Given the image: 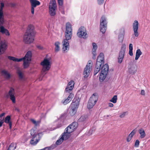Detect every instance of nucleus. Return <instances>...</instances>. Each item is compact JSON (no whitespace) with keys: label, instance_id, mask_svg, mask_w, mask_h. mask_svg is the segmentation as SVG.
<instances>
[{"label":"nucleus","instance_id":"obj_1","mask_svg":"<svg viewBox=\"0 0 150 150\" xmlns=\"http://www.w3.org/2000/svg\"><path fill=\"white\" fill-rule=\"evenodd\" d=\"M65 39L62 42L63 44V50L64 52L69 49V40H70L72 35V29L71 24L69 22L66 23V30L64 33Z\"/></svg>","mask_w":150,"mask_h":150},{"label":"nucleus","instance_id":"obj_2","mask_svg":"<svg viewBox=\"0 0 150 150\" xmlns=\"http://www.w3.org/2000/svg\"><path fill=\"white\" fill-rule=\"evenodd\" d=\"M32 56V52L30 51H28L26 53L25 56L23 58L18 59L15 57L8 56V59L13 61L14 62H20L23 60V66L24 68H26L29 66V64L31 61Z\"/></svg>","mask_w":150,"mask_h":150},{"label":"nucleus","instance_id":"obj_3","mask_svg":"<svg viewBox=\"0 0 150 150\" xmlns=\"http://www.w3.org/2000/svg\"><path fill=\"white\" fill-rule=\"evenodd\" d=\"M35 30L34 26L29 25L23 37V41L26 44L32 43L34 39Z\"/></svg>","mask_w":150,"mask_h":150},{"label":"nucleus","instance_id":"obj_4","mask_svg":"<svg viewBox=\"0 0 150 150\" xmlns=\"http://www.w3.org/2000/svg\"><path fill=\"white\" fill-rule=\"evenodd\" d=\"M30 132L31 138L30 141V143L32 145L35 146L40 140V137L39 134L36 133V130L33 129L30 130Z\"/></svg>","mask_w":150,"mask_h":150},{"label":"nucleus","instance_id":"obj_5","mask_svg":"<svg viewBox=\"0 0 150 150\" xmlns=\"http://www.w3.org/2000/svg\"><path fill=\"white\" fill-rule=\"evenodd\" d=\"M79 104V100L74 99L71 104V108L70 109L69 114L71 116H74L76 113L77 109Z\"/></svg>","mask_w":150,"mask_h":150},{"label":"nucleus","instance_id":"obj_6","mask_svg":"<svg viewBox=\"0 0 150 150\" xmlns=\"http://www.w3.org/2000/svg\"><path fill=\"white\" fill-rule=\"evenodd\" d=\"M40 65L42 67V71L44 72L48 71L51 67V63L50 60L46 57L40 63Z\"/></svg>","mask_w":150,"mask_h":150},{"label":"nucleus","instance_id":"obj_7","mask_svg":"<svg viewBox=\"0 0 150 150\" xmlns=\"http://www.w3.org/2000/svg\"><path fill=\"white\" fill-rule=\"evenodd\" d=\"M52 2L50 3L49 6V13L51 16H53L56 15V4L55 0H52Z\"/></svg>","mask_w":150,"mask_h":150},{"label":"nucleus","instance_id":"obj_8","mask_svg":"<svg viewBox=\"0 0 150 150\" xmlns=\"http://www.w3.org/2000/svg\"><path fill=\"white\" fill-rule=\"evenodd\" d=\"M125 44H122L121 50L120 51L118 58V62L120 64L122 63L124 57L125 51Z\"/></svg>","mask_w":150,"mask_h":150},{"label":"nucleus","instance_id":"obj_9","mask_svg":"<svg viewBox=\"0 0 150 150\" xmlns=\"http://www.w3.org/2000/svg\"><path fill=\"white\" fill-rule=\"evenodd\" d=\"M107 25V22L106 18L104 16H102L100 24V30L103 33H104L106 31Z\"/></svg>","mask_w":150,"mask_h":150},{"label":"nucleus","instance_id":"obj_10","mask_svg":"<svg viewBox=\"0 0 150 150\" xmlns=\"http://www.w3.org/2000/svg\"><path fill=\"white\" fill-rule=\"evenodd\" d=\"M92 66V62L91 60L88 61V64L85 68L83 72L84 77L85 78H87L90 73V71Z\"/></svg>","mask_w":150,"mask_h":150},{"label":"nucleus","instance_id":"obj_11","mask_svg":"<svg viewBox=\"0 0 150 150\" xmlns=\"http://www.w3.org/2000/svg\"><path fill=\"white\" fill-rule=\"evenodd\" d=\"M77 35L80 38H86L87 36L86 28L84 27L80 28L78 30Z\"/></svg>","mask_w":150,"mask_h":150},{"label":"nucleus","instance_id":"obj_12","mask_svg":"<svg viewBox=\"0 0 150 150\" xmlns=\"http://www.w3.org/2000/svg\"><path fill=\"white\" fill-rule=\"evenodd\" d=\"M78 124L77 122H74L68 126L65 129V131H67L71 133L74 132L77 128Z\"/></svg>","mask_w":150,"mask_h":150},{"label":"nucleus","instance_id":"obj_13","mask_svg":"<svg viewBox=\"0 0 150 150\" xmlns=\"http://www.w3.org/2000/svg\"><path fill=\"white\" fill-rule=\"evenodd\" d=\"M74 81L71 80L70 81L65 88V92L66 93H72L71 92L74 88Z\"/></svg>","mask_w":150,"mask_h":150},{"label":"nucleus","instance_id":"obj_14","mask_svg":"<svg viewBox=\"0 0 150 150\" xmlns=\"http://www.w3.org/2000/svg\"><path fill=\"white\" fill-rule=\"evenodd\" d=\"M139 23L137 20H135L133 24V29L134 31V34L136 37H137L139 35L138 32L139 28Z\"/></svg>","mask_w":150,"mask_h":150},{"label":"nucleus","instance_id":"obj_15","mask_svg":"<svg viewBox=\"0 0 150 150\" xmlns=\"http://www.w3.org/2000/svg\"><path fill=\"white\" fill-rule=\"evenodd\" d=\"M104 63V55L103 53H101L97 57L96 64L99 65H103Z\"/></svg>","mask_w":150,"mask_h":150},{"label":"nucleus","instance_id":"obj_16","mask_svg":"<svg viewBox=\"0 0 150 150\" xmlns=\"http://www.w3.org/2000/svg\"><path fill=\"white\" fill-rule=\"evenodd\" d=\"M137 66L135 64H132L129 67L128 70L130 74H134L137 71Z\"/></svg>","mask_w":150,"mask_h":150},{"label":"nucleus","instance_id":"obj_17","mask_svg":"<svg viewBox=\"0 0 150 150\" xmlns=\"http://www.w3.org/2000/svg\"><path fill=\"white\" fill-rule=\"evenodd\" d=\"M15 90L12 88H11L8 92V94L10 96V99L13 103L16 102V99L14 96Z\"/></svg>","mask_w":150,"mask_h":150},{"label":"nucleus","instance_id":"obj_18","mask_svg":"<svg viewBox=\"0 0 150 150\" xmlns=\"http://www.w3.org/2000/svg\"><path fill=\"white\" fill-rule=\"evenodd\" d=\"M70 94L67 98L64 100H62L61 103L64 105H66L69 103L72 100L74 96L73 93H69Z\"/></svg>","mask_w":150,"mask_h":150},{"label":"nucleus","instance_id":"obj_19","mask_svg":"<svg viewBox=\"0 0 150 150\" xmlns=\"http://www.w3.org/2000/svg\"><path fill=\"white\" fill-rule=\"evenodd\" d=\"M7 44L4 42H0V53L1 54H3L6 51L7 48Z\"/></svg>","mask_w":150,"mask_h":150},{"label":"nucleus","instance_id":"obj_20","mask_svg":"<svg viewBox=\"0 0 150 150\" xmlns=\"http://www.w3.org/2000/svg\"><path fill=\"white\" fill-rule=\"evenodd\" d=\"M98 99V97L96 95V94L94 93L92 96L90 97L89 99V104L90 103V102L93 103V105H94L97 102Z\"/></svg>","mask_w":150,"mask_h":150},{"label":"nucleus","instance_id":"obj_21","mask_svg":"<svg viewBox=\"0 0 150 150\" xmlns=\"http://www.w3.org/2000/svg\"><path fill=\"white\" fill-rule=\"evenodd\" d=\"M0 24V32L2 34H5L6 35L9 36L10 35L9 33L8 30L5 28L4 27Z\"/></svg>","mask_w":150,"mask_h":150},{"label":"nucleus","instance_id":"obj_22","mask_svg":"<svg viewBox=\"0 0 150 150\" xmlns=\"http://www.w3.org/2000/svg\"><path fill=\"white\" fill-rule=\"evenodd\" d=\"M101 72L107 74L109 70V66L108 64H106L102 66Z\"/></svg>","mask_w":150,"mask_h":150},{"label":"nucleus","instance_id":"obj_23","mask_svg":"<svg viewBox=\"0 0 150 150\" xmlns=\"http://www.w3.org/2000/svg\"><path fill=\"white\" fill-rule=\"evenodd\" d=\"M71 135V133L69 132H69L65 131V129L64 132L62 134L61 137L63 138V139L65 140L69 138Z\"/></svg>","mask_w":150,"mask_h":150},{"label":"nucleus","instance_id":"obj_24","mask_svg":"<svg viewBox=\"0 0 150 150\" xmlns=\"http://www.w3.org/2000/svg\"><path fill=\"white\" fill-rule=\"evenodd\" d=\"M3 10V8L0 7V24L2 25L4 24V22Z\"/></svg>","mask_w":150,"mask_h":150},{"label":"nucleus","instance_id":"obj_25","mask_svg":"<svg viewBox=\"0 0 150 150\" xmlns=\"http://www.w3.org/2000/svg\"><path fill=\"white\" fill-rule=\"evenodd\" d=\"M11 117L10 115H8L6 117L4 120V122L8 124L9 125V128L11 129L12 128V123L11 121Z\"/></svg>","mask_w":150,"mask_h":150},{"label":"nucleus","instance_id":"obj_26","mask_svg":"<svg viewBox=\"0 0 150 150\" xmlns=\"http://www.w3.org/2000/svg\"><path fill=\"white\" fill-rule=\"evenodd\" d=\"M1 74L3 75L5 78L6 79H9L11 77V75L7 71L3 70L1 71Z\"/></svg>","mask_w":150,"mask_h":150},{"label":"nucleus","instance_id":"obj_27","mask_svg":"<svg viewBox=\"0 0 150 150\" xmlns=\"http://www.w3.org/2000/svg\"><path fill=\"white\" fill-rule=\"evenodd\" d=\"M31 6L35 7L40 4V2L37 0H30Z\"/></svg>","mask_w":150,"mask_h":150},{"label":"nucleus","instance_id":"obj_28","mask_svg":"<svg viewBox=\"0 0 150 150\" xmlns=\"http://www.w3.org/2000/svg\"><path fill=\"white\" fill-rule=\"evenodd\" d=\"M102 66L96 64L93 72V74L94 75H95L99 72L101 69V67Z\"/></svg>","mask_w":150,"mask_h":150},{"label":"nucleus","instance_id":"obj_29","mask_svg":"<svg viewBox=\"0 0 150 150\" xmlns=\"http://www.w3.org/2000/svg\"><path fill=\"white\" fill-rule=\"evenodd\" d=\"M142 54V53L141 50L139 49H137L136 51V53L135 60H137Z\"/></svg>","mask_w":150,"mask_h":150},{"label":"nucleus","instance_id":"obj_30","mask_svg":"<svg viewBox=\"0 0 150 150\" xmlns=\"http://www.w3.org/2000/svg\"><path fill=\"white\" fill-rule=\"evenodd\" d=\"M16 147V144L13 142L10 145L7 150H15Z\"/></svg>","mask_w":150,"mask_h":150},{"label":"nucleus","instance_id":"obj_31","mask_svg":"<svg viewBox=\"0 0 150 150\" xmlns=\"http://www.w3.org/2000/svg\"><path fill=\"white\" fill-rule=\"evenodd\" d=\"M139 132L140 134V137L141 139L144 138L146 136V134L144 130L143 129H139Z\"/></svg>","mask_w":150,"mask_h":150},{"label":"nucleus","instance_id":"obj_32","mask_svg":"<svg viewBox=\"0 0 150 150\" xmlns=\"http://www.w3.org/2000/svg\"><path fill=\"white\" fill-rule=\"evenodd\" d=\"M88 117L87 115H83L81 116L78 119L79 122H82L86 121L88 119Z\"/></svg>","mask_w":150,"mask_h":150},{"label":"nucleus","instance_id":"obj_33","mask_svg":"<svg viewBox=\"0 0 150 150\" xmlns=\"http://www.w3.org/2000/svg\"><path fill=\"white\" fill-rule=\"evenodd\" d=\"M107 75L101 72L99 76L100 81V82L103 81L106 77Z\"/></svg>","mask_w":150,"mask_h":150},{"label":"nucleus","instance_id":"obj_34","mask_svg":"<svg viewBox=\"0 0 150 150\" xmlns=\"http://www.w3.org/2000/svg\"><path fill=\"white\" fill-rule=\"evenodd\" d=\"M60 43L58 41L54 43V45L55 46L54 50L55 52H57L59 51L60 50Z\"/></svg>","mask_w":150,"mask_h":150},{"label":"nucleus","instance_id":"obj_35","mask_svg":"<svg viewBox=\"0 0 150 150\" xmlns=\"http://www.w3.org/2000/svg\"><path fill=\"white\" fill-rule=\"evenodd\" d=\"M92 45L93 46L92 53L94 55H95V53L96 50L97 48V46L96 44L94 42L93 43Z\"/></svg>","mask_w":150,"mask_h":150},{"label":"nucleus","instance_id":"obj_36","mask_svg":"<svg viewBox=\"0 0 150 150\" xmlns=\"http://www.w3.org/2000/svg\"><path fill=\"white\" fill-rule=\"evenodd\" d=\"M117 95L114 96L113 98L110 100V101L115 103L117 102Z\"/></svg>","mask_w":150,"mask_h":150},{"label":"nucleus","instance_id":"obj_37","mask_svg":"<svg viewBox=\"0 0 150 150\" xmlns=\"http://www.w3.org/2000/svg\"><path fill=\"white\" fill-rule=\"evenodd\" d=\"M17 74L18 75L20 79H22L23 77V74L20 70L17 71Z\"/></svg>","mask_w":150,"mask_h":150},{"label":"nucleus","instance_id":"obj_38","mask_svg":"<svg viewBox=\"0 0 150 150\" xmlns=\"http://www.w3.org/2000/svg\"><path fill=\"white\" fill-rule=\"evenodd\" d=\"M124 38V35H123L120 34L118 36L119 41L120 42H122Z\"/></svg>","mask_w":150,"mask_h":150},{"label":"nucleus","instance_id":"obj_39","mask_svg":"<svg viewBox=\"0 0 150 150\" xmlns=\"http://www.w3.org/2000/svg\"><path fill=\"white\" fill-rule=\"evenodd\" d=\"M64 139L62 137L58 140L56 142V144L57 145H59L61 144L63 142Z\"/></svg>","mask_w":150,"mask_h":150},{"label":"nucleus","instance_id":"obj_40","mask_svg":"<svg viewBox=\"0 0 150 150\" xmlns=\"http://www.w3.org/2000/svg\"><path fill=\"white\" fill-rule=\"evenodd\" d=\"M136 131L137 130L136 129H134L129 135V137H132L136 133Z\"/></svg>","mask_w":150,"mask_h":150},{"label":"nucleus","instance_id":"obj_41","mask_svg":"<svg viewBox=\"0 0 150 150\" xmlns=\"http://www.w3.org/2000/svg\"><path fill=\"white\" fill-rule=\"evenodd\" d=\"M93 103L90 102V104H89V101H88V104H87V108L89 109H91L92 108L94 105H93Z\"/></svg>","mask_w":150,"mask_h":150},{"label":"nucleus","instance_id":"obj_42","mask_svg":"<svg viewBox=\"0 0 150 150\" xmlns=\"http://www.w3.org/2000/svg\"><path fill=\"white\" fill-rule=\"evenodd\" d=\"M139 142L138 139H137L136 140L134 144V146L135 147H137L139 146Z\"/></svg>","mask_w":150,"mask_h":150},{"label":"nucleus","instance_id":"obj_43","mask_svg":"<svg viewBox=\"0 0 150 150\" xmlns=\"http://www.w3.org/2000/svg\"><path fill=\"white\" fill-rule=\"evenodd\" d=\"M127 112H124L122 113L119 116V117L121 118H122L124 117L126 115V113Z\"/></svg>","mask_w":150,"mask_h":150},{"label":"nucleus","instance_id":"obj_44","mask_svg":"<svg viewBox=\"0 0 150 150\" xmlns=\"http://www.w3.org/2000/svg\"><path fill=\"white\" fill-rule=\"evenodd\" d=\"M59 5L62 6L63 4V0H57Z\"/></svg>","mask_w":150,"mask_h":150},{"label":"nucleus","instance_id":"obj_45","mask_svg":"<svg viewBox=\"0 0 150 150\" xmlns=\"http://www.w3.org/2000/svg\"><path fill=\"white\" fill-rule=\"evenodd\" d=\"M31 121L36 126H37L38 124V122H36L35 120L33 119H31Z\"/></svg>","mask_w":150,"mask_h":150},{"label":"nucleus","instance_id":"obj_46","mask_svg":"<svg viewBox=\"0 0 150 150\" xmlns=\"http://www.w3.org/2000/svg\"><path fill=\"white\" fill-rule=\"evenodd\" d=\"M104 1V0H98V4L100 5L103 4Z\"/></svg>","mask_w":150,"mask_h":150},{"label":"nucleus","instance_id":"obj_47","mask_svg":"<svg viewBox=\"0 0 150 150\" xmlns=\"http://www.w3.org/2000/svg\"><path fill=\"white\" fill-rule=\"evenodd\" d=\"M4 122V119L1 120L0 119V127L2 126Z\"/></svg>","mask_w":150,"mask_h":150},{"label":"nucleus","instance_id":"obj_48","mask_svg":"<svg viewBox=\"0 0 150 150\" xmlns=\"http://www.w3.org/2000/svg\"><path fill=\"white\" fill-rule=\"evenodd\" d=\"M132 138V137H129V136L128 135L127 139V141L128 142H129L131 140Z\"/></svg>","mask_w":150,"mask_h":150},{"label":"nucleus","instance_id":"obj_49","mask_svg":"<svg viewBox=\"0 0 150 150\" xmlns=\"http://www.w3.org/2000/svg\"><path fill=\"white\" fill-rule=\"evenodd\" d=\"M35 8V7L31 6V13L33 14H34V10H35L34 8Z\"/></svg>","mask_w":150,"mask_h":150},{"label":"nucleus","instance_id":"obj_50","mask_svg":"<svg viewBox=\"0 0 150 150\" xmlns=\"http://www.w3.org/2000/svg\"><path fill=\"white\" fill-rule=\"evenodd\" d=\"M132 50H129V54L131 56H132L133 55Z\"/></svg>","mask_w":150,"mask_h":150},{"label":"nucleus","instance_id":"obj_51","mask_svg":"<svg viewBox=\"0 0 150 150\" xmlns=\"http://www.w3.org/2000/svg\"><path fill=\"white\" fill-rule=\"evenodd\" d=\"M62 123H59L57 125V128H59L62 126Z\"/></svg>","mask_w":150,"mask_h":150},{"label":"nucleus","instance_id":"obj_52","mask_svg":"<svg viewBox=\"0 0 150 150\" xmlns=\"http://www.w3.org/2000/svg\"><path fill=\"white\" fill-rule=\"evenodd\" d=\"M129 50H133V45L132 44H130L129 45Z\"/></svg>","mask_w":150,"mask_h":150},{"label":"nucleus","instance_id":"obj_53","mask_svg":"<svg viewBox=\"0 0 150 150\" xmlns=\"http://www.w3.org/2000/svg\"><path fill=\"white\" fill-rule=\"evenodd\" d=\"M141 93L142 95H144L145 94L144 91L143 90H141Z\"/></svg>","mask_w":150,"mask_h":150},{"label":"nucleus","instance_id":"obj_54","mask_svg":"<svg viewBox=\"0 0 150 150\" xmlns=\"http://www.w3.org/2000/svg\"><path fill=\"white\" fill-rule=\"evenodd\" d=\"M108 106L110 107H112L114 105L112 103H108Z\"/></svg>","mask_w":150,"mask_h":150},{"label":"nucleus","instance_id":"obj_55","mask_svg":"<svg viewBox=\"0 0 150 150\" xmlns=\"http://www.w3.org/2000/svg\"><path fill=\"white\" fill-rule=\"evenodd\" d=\"M1 6L0 7L1 8H3V7H4V4L3 2L1 3Z\"/></svg>","mask_w":150,"mask_h":150},{"label":"nucleus","instance_id":"obj_56","mask_svg":"<svg viewBox=\"0 0 150 150\" xmlns=\"http://www.w3.org/2000/svg\"><path fill=\"white\" fill-rule=\"evenodd\" d=\"M5 113L3 112L1 113V114H0L1 117L4 116L5 115Z\"/></svg>","mask_w":150,"mask_h":150},{"label":"nucleus","instance_id":"obj_57","mask_svg":"<svg viewBox=\"0 0 150 150\" xmlns=\"http://www.w3.org/2000/svg\"><path fill=\"white\" fill-rule=\"evenodd\" d=\"M37 47L40 49H42V47L40 46V45L37 46Z\"/></svg>","mask_w":150,"mask_h":150},{"label":"nucleus","instance_id":"obj_58","mask_svg":"<svg viewBox=\"0 0 150 150\" xmlns=\"http://www.w3.org/2000/svg\"><path fill=\"white\" fill-rule=\"evenodd\" d=\"M61 12L63 14H64V13H65V12H64V11L63 10H61Z\"/></svg>","mask_w":150,"mask_h":150},{"label":"nucleus","instance_id":"obj_59","mask_svg":"<svg viewBox=\"0 0 150 150\" xmlns=\"http://www.w3.org/2000/svg\"><path fill=\"white\" fill-rule=\"evenodd\" d=\"M93 59H95V57H93Z\"/></svg>","mask_w":150,"mask_h":150},{"label":"nucleus","instance_id":"obj_60","mask_svg":"<svg viewBox=\"0 0 150 150\" xmlns=\"http://www.w3.org/2000/svg\"><path fill=\"white\" fill-rule=\"evenodd\" d=\"M46 73H45V74H46Z\"/></svg>","mask_w":150,"mask_h":150}]
</instances>
